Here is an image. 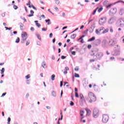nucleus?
<instances>
[{"label": "nucleus", "instance_id": "f8f14e48", "mask_svg": "<svg viewBox=\"0 0 124 124\" xmlns=\"http://www.w3.org/2000/svg\"><path fill=\"white\" fill-rule=\"evenodd\" d=\"M100 43H101V41L100 40H96L94 42L93 45H95V46H98V45H100Z\"/></svg>", "mask_w": 124, "mask_h": 124}, {"label": "nucleus", "instance_id": "37998d69", "mask_svg": "<svg viewBox=\"0 0 124 124\" xmlns=\"http://www.w3.org/2000/svg\"><path fill=\"white\" fill-rule=\"evenodd\" d=\"M30 40H29L28 41L26 42V46H28V45H30Z\"/></svg>", "mask_w": 124, "mask_h": 124}, {"label": "nucleus", "instance_id": "603ef678", "mask_svg": "<svg viewBox=\"0 0 124 124\" xmlns=\"http://www.w3.org/2000/svg\"><path fill=\"white\" fill-rule=\"evenodd\" d=\"M71 52L72 55H75V54H76L75 51H71Z\"/></svg>", "mask_w": 124, "mask_h": 124}, {"label": "nucleus", "instance_id": "79ce46f5", "mask_svg": "<svg viewBox=\"0 0 124 124\" xmlns=\"http://www.w3.org/2000/svg\"><path fill=\"white\" fill-rule=\"evenodd\" d=\"M52 95H53V96H56V93H55V92L53 91L52 92Z\"/></svg>", "mask_w": 124, "mask_h": 124}, {"label": "nucleus", "instance_id": "bb28decb", "mask_svg": "<svg viewBox=\"0 0 124 124\" xmlns=\"http://www.w3.org/2000/svg\"><path fill=\"white\" fill-rule=\"evenodd\" d=\"M75 37H76V34H74L71 36V38H72V39H74V38H75Z\"/></svg>", "mask_w": 124, "mask_h": 124}, {"label": "nucleus", "instance_id": "338daca9", "mask_svg": "<svg viewBox=\"0 0 124 124\" xmlns=\"http://www.w3.org/2000/svg\"><path fill=\"white\" fill-rule=\"evenodd\" d=\"M64 74H67V71L65 70L63 72Z\"/></svg>", "mask_w": 124, "mask_h": 124}, {"label": "nucleus", "instance_id": "69168bd1", "mask_svg": "<svg viewBox=\"0 0 124 124\" xmlns=\"http://www.w3.org/2000/svg\"><path fill=\"white\" fill-rule=\"evenodd\" d=\"M5 94H6V93H2V95L1 96V97H2V96H4V95H5Z\"/></svg>", "mask_w": 124, "mask_h": 124}, {"label": "nucleus", "instance_id": "49530a36", "mask_svg": "<svg viewBox=\"0 0 124 124\" xmlns=\"http://www.w3.org/2000/svg\"><path fill=\"white\" fill-rule=\"evenodd\" d=\"M23 27H24V25H23V24H21V25L20 26V29L21 30V31H23Z\"/></svg>", "mask_w": 124, "mask_h": 124}, {"label": "nucleus", "instance_id": "052dcab7", "mask_svg": "<svg viewBox=\"0 0 124 124\" xmlns=\"http://www.w3.org/2000/svg\"><path fill=\"white\" fill-rule=\"evenodd\" d=\"M62 15L63 17H65V13H62Z\"/></svg>", "mask_w": 124, "mask_h": 124}, {"label": "nucleus", "instance_id": "4be33fe9", "mask_svg": "<svg viewBox=\"0 0 124 124\" xmlns=\"http://www.w3.org/2000/svg\"><path fill=\"white\" fill-rule=\"evenodd\" d=\"M94 39H95V37H93L92 38L89 39L88 41V42H90L91 41H93V40H94Z\"/></svg>", "mask_w": 124, "mask_h": 124}, {"label": "nucleus", "instance_id": "aec40b11", "mask_svg": "<svg viewBox=\"0 0 124 124\" xmlns=\"http://www.w3.org/2000/svg\"><path fill=\"white\" fill-rule=\"evenodd\" d=\"M114 48L115 49V50H121V47L120 46L118 45L116 46H115Z\"/></svg>", "mask_w": 124, "mask_h": 124}, {"label": "nucleus", "instance_id": "a18cd8bd", "mask_svg": "<svg viewBox=\"0 0 124 124\" xmlns=\"http://www.w3.org/2000/svg\"><path fill=\"white\" fill-rule=\"evenodd\" d=\"M14 9H18V6L16 5H14Z\"/></svg>", "mask_w": 124, "mask_h": 124}, {"label": "nucleus", "instance_id": "de8ad7c7", "mask_svg": "<svg viewBox=\"0 0 124 124\" xmlns=\"http://www.w3.org/2000/svg\"><path fill=\"white\" fill-rule=\"evenodd\" d=\"M70 105H71V106H73V105H74V103L72 101H70Z\"/></svg>", "mask_w": 124, "mask_h": 124}, {"label": "nucleus", "instance_id": "c9c22d12", "mask_svg": "<svg viewBox=\"0 0 124 124\" xmlns=\"http://www.w3.org/2000/svg\"><path fill=\"white\" fill-rule=\"evenodd\" d=\"M98 9V8H97L93 12V15H95V13H96V11Z\"/></svg>", "mask_w": 124, "mask_h": 124}, {"label": "nucleus", "instance_id": "9b49d317", "mask_svg": "<svg viewBox=\"0 0 124 124\" xmlns=\"http://www.w3.org/2000/svg\"><path fill=\"white\" fill-rule=\"evenodd\" d=\"M117 24L120 27H123L124 26V20L123 19H119L117 22Z\"/></svg>", "mask_w": 124, "mask_h": 124}, {"label": "nucleus", "instance_id": "e2e57ef3", "mask_svg": "<svg viewBox=\"0 0 124 124\" xmlns=\"http://www.w3.org/2000/svg\"><path fill=\"white\" fill-rule=\"evenodd\" d=\"M62 81L60 82V87H62Z\"/></svg>", "mask_w": 124, "mask_h": 124}, {"label": "nucleus", "instance_id": "a19ab883", "mask_svg": "<svg viewBox=\"0 0 124 124\" xmlns=\"http://www.w3.org/2000/svg\"><path fill=\"white\" fill-rule=\"evenodd\" d=\"M112 5H113V4H110L107 6V8H109V7H111V6H112Z\"/></svg>", "mask_w": 124, "mask_h": 124}, {"label": "nucleus", "instance_id": "7ed1b4c3", "mask_svg": "<svg viewBox=\"0 0 124 124\" xmlns=\"http://www.w3.org/2000/svg\"><path fill=\"white\" fill-rule=\"evenodd\" d=\"M105 30V28L103 27H101L95 30V33L96 34L100 35L101 33H103V31Z\"/></svg>", "mask_w": 124, "mask_h": 124}, {"label": "nucleus", "instance_id": "473e14b6", "mask_svg": "<svg viewBox=\"0 0 124 124\" xmlns=\"http://www.w3.org/2000/svg\"><path fill=\"white\" fill-rule=\"evenodd\" d=\"M4 68H2L1 70H0L1 71V74H3L4 73Z\"/></svg>", "mask_w": 124, "mask_h": 124}, {"label": "nucleus", "instance_id": "393cba45", "mask_svg": "<svg viewBox=\"0 0 124 124\" xmlns=\"http://www.w3.org/2000/svg\"><path fill=\"white\" fill-rule=\"evenodd\" d=\"M108 31H109V29L107 28L103 30V33H106L107 32H108Z\"/></svg>", "mask_w": 124, "mask_h": 124}, {"label": "nucleus", "instance_id": "cd10ccee", "mask_svg": "<svg viewBox=\"0 0 124 124\" xmlns=\"http://www.w3.org/2000/svg\"><path fill=\"white\" fill-rule=\"evenodd\" d=\"M103 5H108V0H105L103 2Z\"/></svg>", "mask_w": 124, "mask_h": 124}, {"label": "nucleus", "instance_id": "2f4dec72", "mask_svg": "<svg viewBox=\"0 0 124 124\" xmlns=\"http://www.w3.org/2000/svg\"><path fill=\"white\" fill-rule=\"evenodd\" d=\"M102 10H103V8L101 7L98 10V12L99 13H100V12H101L102 11Z\"/></svg>", "mask_w": 124, "mask_h": 124}, {"label": "nucleus", "instance_id": "9d476101", "mask_svg": "<svg viewBox=\"0 0 124 124\" xmlns=\"http://www.w3.org/2000/svg\"><path fill=\"white\" fill-rule=\"evenodd\" d=\"M121 52V49L115 50L114 51L112 52V56H120V53Z\"/></svg>", "mask_w": 124, "mask_h": 124}, {"label": "nucleus", "instance_id": "1a4fd4ad", "mask_svg": "<svg viewBox=\"0 0 124 124\" xmlns=\"http://www.w3.org/2000/svg\"><path fill=\"white\" fill-rule=\"evenodd\" d=\"M106 22V18L105 17L101 18L99 20V25H104V24H105Z\"/></svg>", "mask_w": 124, "mask_h": 124}, {"label": "nucleus", "instance_id": "0eeeda50", "mask_svg": "<svg viewBox=\"0 0 124 124\" xmlns=\"http://www.w3.org/2000/svg\"><path fill=\"white\" fill-rule=\"evenodd\" d=\"M27 36H28V34L27 32H23L21 34L22 41L23 43L25 42L26 40H27V38H28Z\"/></svg>", "mask_w": 124, "mask_h": 124}, {"label": "nucleus", "instance_id": "5fc2aeb1", "mask_svg": "<svg viewBox=\"0 0 124 124\" xmlns=\"http://www.w3.org/2000/svg\"><path fill=\"white\" fill-rule=\"evenodd\" d=\"M65 70L66 71H68V70H69V68H68V67H65Z\"/></svg>", "mask_w": 124, "mask_h": 124}, {"label": "nucleus", "instance_id": "c03bdc74", "mask_svg": "<svg viewBox=\"0 0 124 124\" xmlns=\"http://www.w3.org/2000/svg\"><path fill=\"white\" fill-rule=\"evenodd\" d=\"M93 28H91L89 29V32H93Z\"/></svg>", "mask_w": 124, "mask_h": 124}, {"label": "nucleus", "instance_id": "dca6fc26", "mask_svg": "<svg viewBox=\"0 0 124 124\" xmlns=\"http://www.w3.org/2000/svg\"><path fill=\"white\" fill-rule=\"evenodd\" d=\"M30 12H31V14L28 15V17H32V16H33L34 12H33V11H32V10H31Z\"/></svg>", "mask_w": 124, "mask_h": 124}, {"label": "nucleus", "instance_id": "a211bd4d", "mask_svg": "<svg viewBox=\"0 0 124 124\" xmlns=\"http://www.w3.org/2000/svg\"><path fill=\"white\" fill-rule=\"evenodd\" d=\"M61 118H59L58 119V121L57 122V124H61V123H60V120H62V111L61 112Z\"/></svg>", "mask_w": 124, "mask_h": 124}, {"label": "nucleus", "instance_id": "ddd939ff", "mask_svg": "<svg viewBox=\"0 0 124 124\" xmlns=\"http://www.w3.org/2000/svg\"><path fill=\"white\" fill-rule=\"evenodd\" d=\"M102 57H103V53L102 52H99L96 54V58L100 60L101 58H102Z\"/></svg>", "mask_w": 124, "mask_h": 124}, {"label": "nucleus", "instance_id": "2eb2a0df", "mask_svg": "<svg viewBox=\"0 0 124 124\" xmlns=\"http://www.w3.org/2000/svg\"><path fill=\"white\" fill-rule=\"evenodd\" d=\"M114 22L115 19H114V17L110 18L108 21V24H113Z\"/></svg>", "mask_w": 124, "mask_h": 124}, {"label": "nucleus", "instance_id": "4c0bfd02", "mask_svg": "<svg viewBox=\"0 0 124 124\" xmlns=\"http://www.w3.org/2000/svg\"><path fill=\"white\" fill-rule=\"evenodd\" d=\"M42 30L43 31H47V28H43L42 29Z\"/></svg>", "mask_w": 124, "mask_h": 124}, {"label": "nucleus", "instance_id": "20e7f679", "mask_svg": "<svg viewBox=\"0 0 124 124\" xmlns=\"http://www.w3.org/2000/svg\"><path fill=\"white\" fill-rule=\"evenodd\" d=\"M84 103H85V97H84L83 94H80L79 95V104L81 106H83Z\"/></svg>", "mask_w": 124, "mask_h": 124}, {"label": "nucleus", "instance_id": "b1692460", "mask_svg": "<svg viewBox=\"0 0 124 124\" xmlns=\"http://www.w3.org/2000/svg\"><path fill=\"white\" fill-rule=\"evenodd\" d=\"M109 31L111 33H113V32H114V30L113 29V27H110L109 28Z\"/></svg>", "mask_w": 124, "mask_h": 124}, {"label": "nucleus", "instance_id": "c85d7f7f", "mask_svg": "<svg viewBox=\"0 0 124 124\" xmlns=\"http://www.w3.org/2000/svg\"><path fill=\"white\" fill-rule=\"evenodd\" d=\"M55 77H56V76L54 74L51 76V80L52 81H54L55 80Z\"/></svg>", "mask_w": 124, "mask_h": 124}, {"label": "nucleus", "instance_id": "ea45409f", "mask_svg": "<svg viewBox=\"0 0 124 124\" xmlns=\"http://www.w3.org/2000/svg\"><path fill=\"white\" fill-rule=\"evenodd\" d=\"M55 3H56V4H59L60 3V0H55Z\"/></svg>", "mask_w": 124, "mask_h": 124}, {"label": "nucleus", "instance_id": "4d7b16f0", "mask_svg": "<svg viewBox=\"0 0 124 124\" xmlns=\"http://www.w3.org/2000/svg\"><path fill=\"white\" fill-rule=\"evenodd\" d=\"M27 5H31V0H29L28 3H27Z\"/></svg>", "mask_w": 124, "mask_h": 124}, {"label": "nucleus", "instance_id": "a878e982", "mask_svg": "<svg viewBox=\"0 0 124 124\" xmlns=\"http://www.w3.org/2000/svg\"><path fill=\"white\" fill-rule=\"evenodd\" d=\"M85 110L87 113V114H91V110H90V109L88 108H85Z\"/></svg>", "mask_w": 124, "mask_h": 124}, {"label": "nucleus", "instance_id": "774afa93", "mask_svg": "<svg viewBox=\"0 0 124 124\" xmlns=\"http://www.w3.org/2000/svg\"><path fill=\"white\" fill-rule=\"evenodd\" d=\"M122 39L123 43H124V36L122 37Z\"/></svg>", "mask_w": 124, "mask_h": 124}, {"label": "nucleus", "instance_id": "c756f323", "mask_svg": "<svg viewBox=\"0 0 124 124\" xmlns=\"http://www.w3.org/2000/svg\"><path fill=\"white\" fill-rule=\"evenodd\" d=\"M45 21L46 23H47V25H50L51 23H50V19H46Z\"/></svg>", "mask_w": 124, "mask_h": 124}, {"label": "nucleus", "instance_id": "423d86ee", "mask_svg": "<svg viewBox=\"0 0 124 124\" xmlns=\"http://www.w3.org/2000/svg\"><path fill=\"white\" fill-rule=\"evenodd\" d=\"M117 13V8H113L110 9L108 12L109 16H114V15Z\"/></svg>", "mask_w": 124, "mask_h": 124}, {"label": "nucleus", "instance_id": "f03ea898", "mask_svg": "<svg viewBox=\"0 0 124 124\" xmlns=\"http://www.w3.org/2000/svg\"><path fill=\"white\" fill-rule=\"evenodd\" d=\"M93 118H96L99 116V110L97 108H95L93 110Z\"/></svg>", "mask_w": 124, "mask_h": 124}, {"label": "nucleus", "instance_id": "6e6552de", "mask_svg": "<svg viewBox=\"0 0 124 124\" xmlns=\"http://www.w3.org/2000/svg\"><path fill=\"white\" fill-rule=\"evenodd\" d=\"M85 113V111H84V110H80L79 114H80V116H81V119H80V122L81 123H86V120H83V119H84V116L83 115Z\"/></svg>", "mask_w": 124, "mask_h": 124}, {"label": "nucleus", "instance_id": "412c9836", "mask_svg": "<svg viewBox=\"0 0 124 124\" xmlns=\"http://www.w3.org/2000/svg\"><path fill=\"white\" fill-rule=\"evenodd\" d=\"M75 91L76 97H78V93H77V91H78V90L77 89V88H75Z\"/></svg>", "mask_w": 124, "mask_h": 124}, {"label": "nucleus", "instance_id": "09e8293b", "mask_svg": "<svg viewBox=\"0 0 124 124\" xmlns=\"http://www.w3.org/2000/svg\"><path fill=\"white\" fill-rule=\"evenodd\" d=\"M95 59H96V58H95V59H91V60H90V62H95Z\"/></svg>", "mask_w": 124, "mask_h": 124}, {"label": "nucleus", "instance_id": "0e129e2a", "mask_svg": "<svg viewBox=\"0 0 124 124\" xmlns=\"http://www.w3.org/2000/svg\"><path fill=\"white\" fill-rule=\"evenodd\" d=\"M75 77H76V78L78 77V74H76V73H75Z\"/></svg>", "mask_w": 124, "mask_h": 124}, {"label": "nucleus", "instance_id": "39448f33", "mask_svg": "<svg viewBox=\"0 0 124 124\" xmlns=\"http://www.w3.org/2000/svg\"><path fill=\"white\" fill-rule=\"evenodd\" d=\"M108 121H109V116H108V115H103V118L102 120V123H103L104 124H106L108 122Z\"/></svg>", "mask_w": 124, "mask_h": 124}, {"label": "nucleus", "instance_id": "f3484780", "mask_svg": "<svg viewBox=\"0 0 124 124\" xmlns=\"http://www.w3.org/2000/svg\"><path fill=\"white\" fill-rule=\"evenodd\" d=\"M42 66L43 68H46L47 67L46 66V62H43V63L42 64Z\"/></svg>", "mask_w": 124, "mask_h": 124}, {"label": "nucleus", "instance_id": "6ab92c4d", "mask_svg": "<svg viewBox=\"0 0 124 124\" xmlns=\"http://www.w3.org/2000/svg\"><path fill=\"white\" fill-rule=\"evenodd\" d=\"M35 23H36V25L38 28H40V27H41V25L38 23V21H35Z\"/></svg>", "mask_w": 124, "mask_h": 124}, {"label": "nucleus", "instance_id": "7c9ffc66", "mask_svg": "<svg viewBox=\"0 0 124 124\" xmlns=\"http://www.w3.org/2000/svg\"><path fill=\"white\" fill-rule=\"evenodd\" d=\"M19 42H20V38L17 37L16 40V43H19Z\"/></svg>", "mask_w": 124, "mask_h": 124}, {"label": "nucleus", "instance_id": "58836bf2", "mask_svg": "<svg viewBox=\"0 0 124 124\" xmlns=\"http://www.w3.org/2000/svg\"><path fill=\"white\" fill-rule=\"evenodd\" d=\"M26 79H29V78H31V76L30 75H28L25 77Z\"/></svg>", "mask_w": 124, "mask_h": 124}, {"label": "nucleus", "instance_id": "72a5a7b5", "mask_svg": "<svg viewBox=\"0 0 124 124\" xmlns=\"http://www.w3.org/2000/svg\"><path fill=\"white\" fill-rule=\"evenodd\" d=\"M88 31H89V30L87 29L85 30L84 31H83V34H88Z\"/></svg>", "mask_w": 124, "mask_h": 124}, {"label": "nucleus", "instance_id": "5701e85b", "mask_svg": "<svg viewBox=\"0 0 124 124\" xmlns=\"http://www.w3.org/2000/svg\"><path fill=\"white\" fill-rule=\"evenodd\" d=\"M95 54V51L94 50L91 51V56H92V57H93V56H94Z\"/></svg>", "mask_w": 124, "mask_h": 124}, {"label": "nucleus", "instance_id": "e433bc0d", "mask_svg": "<svg viewBox=\"0 0 124 124\" xmlns=\"http://www.w3.org/2000/svg\"><path fill=\"white\" fill-rule=\"evenodd\" d=\"M36 36L38 37V39H39L40 40H41V37L40 36V35L37 34Z\"/></svg>", "mask_w": 124, "mask_h": 124}, {"label": "nucleus", "instance_id": "864d4df0", "mask_svg": "<svg viewBox=\"0 0 124 124\" xmlns=\"http://www.w3.org/2000/svg\"><path fill=\"white\" fill-rule=\"evenodd\" d=\"M61 59H62V60H64V59H65V56H61Z\"/></svg>", "mask_w": 124, "mask_h": 124}, {"label": "nucleus", "instance_id": "13d9d810", "mask_svg": "<svg viewBox=\"0 0 124 124\" xmlns=\"http://www.w3.org/2000/svg\"><path fill=\"white\" fill-rule=\"evenodd\" d=\"M32 7L33 8V9H34V10H37L36 8H35V7L33 5H32Z\"/></svg>", "mask_w": 124, "mask_h": 124}, {"label": "nucleus", "instance_id": "3c124183", "mask_svg": "<svg viewBox=\"0 0 124 124\" xmlns=\"http://www.w3.org/2000/svg\"><path fill=\"white\" fill-rule=\"evenodd\" d=\"M88 49H91V48H92V45H89L88 46Z\"/></svg>", "mask_w": 124, "mask_h": 124}, {"label": "nucleus", "instance_id": "f257e3e1", "mask_svg": "<svg viewBox=\"0 0 124 124\" xmlns=\"http://www.w3.org/2000/svg\"><path fill=\"white\" fill-rule=\"evenodd\" d=\"M88 96L90 99L89 102L92 103L93 101H96V97L93 92H90L88 93Z\"/></svg>", "mask_w": 124, "mask_h": 124}, {"label": "nucleus", "instance_id": "4468645a", "mask_svg": "<svg viewBox=\"0 0 124 124\" xmlns=\"http://www.w3.org/2000/svg\"><path fill=\"white\" fill-rule=\"evenodd\" d=\"M116 44V41L114 40H110L109 41V45L110 46H113V45H115Z\"/></svg>", "mask_w": 124, "mask_h": 124}, {"label": "nucleus", "instance_id": "f704fd0d", "mask_svg": "<svg viewBox=\"0 0 124 124\" xmlns=\"http://www.w3.org/2000/svg\"><path fill=\"white\" fill-rule=\"evenodd\" d=\"M11 121V119L10 117H8V124H10V122Z\"/></svg>", "mask_w": 124, "mask_h": 124}, {"label": "nucleus", "instance_id": "680f3d73", "mask_svg": "<svg viewBox=\"0 0 124 124\" xmlns=\"http://www.w3.org/2000/svg\"><path fill=\"white\" fill-rule=\"evenodd\" d=\"M74 49V47H72L70 48V52H71L72 51V50H73Z\"/></svg>", "mask_w": 124, "mask_h": 124}, {"label": "nucleus", "instance_id": "bf43d9fd", "mask_svg": "<svg viewBox=\"0 0 124 124\" xmlns=\"http://www.w3.org/2000/svg\"><path fill=\"white\" fill-rule=\"evenodd\" d=\"M31 31H34V28H33V27H31Z\"/></svg>", "mask_w": 124, "mask_h": 124}, {"label": "nucleus", "instance_id": "8fccbe9b", "mask_svg": "<svg viewBox=\"0 0 124 124\" xmlns=\"http://www.w3.org/2000/svg\"><path fill=\"white\" fill-rule=\"evenodd\" d=\"M52 36H53V33H50L49 34V37H50V38H52Z\"/></svg>", "mask_w": 124, "mask_h": 124}, {"label": "nucleus", "instance_id": "6e6d98bb", "mask_svg": "<svg viewBox=\"0 0 124 124\" xmlns=\"http://www.w3.org/2000/svg\"><path fill=\"white\" fill-rule=\"evenodd\" d=\"M103 44H106V40H104L103 41Z\"/></svg>", "mask_w": 124, "mask_h": 124}]
</instances>
